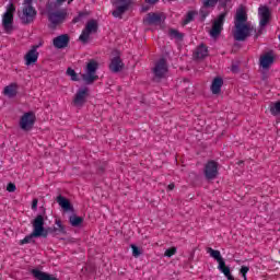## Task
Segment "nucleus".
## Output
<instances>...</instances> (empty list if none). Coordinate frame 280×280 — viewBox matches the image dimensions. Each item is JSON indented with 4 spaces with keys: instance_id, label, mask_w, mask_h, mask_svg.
<instances>
[{
    "instance_id": "f257e3e1",
    "label": "nucleus",
    "mask_w": 280,
    "mask_h": 280,
    "mask_svg": "<svg viewBox=\"0 0 280 280\" xmlns=\"http://www.w3.org/2000/svg\"><path fill=\"white\" fill-rule=\"evenodd\" d=\"M248 21V15H246V11L244 9H238L235 16V32H234V40L238 43H244L248 36H252L253 32L257 34V30L246 24Z\"/></svg>"
},
{
    "instance_id": "f03ea898",
    "label": "nucleus",
    "mask_w": 280,
    "mask_h": 280,
    "mask_svg": "<svg viewBox=\"0 0 280 280\" xmlns=\"http://www.w3.org/2000/svg\"><path fill=\"white\" fill-rule=\"evenodd\" d=\"M97 69H100V62L95 59H90L85 67V73L81 74L83 82L88 85L95 84L97 80H100V75L97 73Z\"/></svg>"
},
{
    "instance_id": "7ed1b4c3",
    "label": "nucleus",
    "mask_w": 280,
    "mask_h": 280,
    "mask_svg": "<svg viewBox=\"0 0 280 280\" xmlns=\"http://www.w3.org/2000/svg\"><path fill=\"white\" fill-rule=\"evenodd\" d=\"M40 209L42 214H37V218L33 220L35 222L36 229L40 233V237L47 238L51 233L58 234V228H45V220H47V209H45V207H40Z\"/></svg>"
},
{
    "instance_id": "20e7f679",
    "label": "nucleus",
    "mask_w": 280,
    "mask_h": 280,
    "mask_svg": "<svg viewBox=\"0 0 280 280\" xmlns=\"http://www.w3.org/2000/svg\"><path fill=\"white\" fill-rule=\"evenodd\" d=\"M24 1L26 5L22 10V15H20V19L23 25H30V23H34V19H36L37 11L32 5L33 0H24Z\"/></svg>"
},
{
    "instance_id": "39448f33",
    "label": "nucleus",
    "mask_w": 280,
    "mask_h": 280,
    "mask_svg": "<svg viewBox=\"0 0 280 280\" xmlns=\"http://www.w3.org/2000/svg\"><path fill=\"white\" fill-rule=\"evenodd\" d=\"M112 4L116 8L112 12V16L114 19H124L125 12H128L130 5H132V0H112Z\"/></svg>"
},
{
    "instance_id": "423d86ee",
    "label": "nucleus",
    "mask_w": 280,
    "mask_h": 280,
    "mask_svg": "<svg viewBox=\"0 0 280 280\" xmlns=\"http://www.w3.org/2000/svg\"><path fill=\"white\" fill-rule=\"evenodd\" d=\"M226 14H229V11H224L223 13L219 14L218 18L213 21L212 28L210 30V36L212 38H218V36L222 34Z\"/></svg>"
},
{
    "instance_id": "0eeeda50",
    "label": "nucleus",
    "mask_w": 280,
    "mask_h": 280,
    "mask_svg": "<svg viewBox=\"0 0 280 280\" xmlns=\"http://www.w3.org/2000/svg\"><path fill=\"white\" fill-rule=\"evenodd\" d=\"M165 73H167V59L164 57L160 58L153 68V82H161L163 78H165Z\"/></svg>"
},
{
    "instance_id": "6e6552de",
    "label": "nucleus",
    "mask_w": 280,
    "mask_h": 280,
    "mask_svg": "<svg viewBox=\"0 0 280 280\" xmlns=\"http://www.w3.org/2000/svg\"><path fill=\"white\" fill-rule=\"evenodd\" d=\"M34 124H36V116L32 112L25 113L20 118V128L24 130V132H30V130L34 128Z\"/></svg>"
},
{
    "instance_id": "1a4fd4ad",
    "label": "nucleus",
    "mask_w": 280,
    "mask_h": 280,
    "mask_svg": "<svg viewBox=\"0 0 280 280\" xmlns=\"http://www.w3.org/2000/svg\"><path fill=\"white\" fill-rule=\"evenodd\" d=\"M88 97H89V88H81L77 91L72 103L74 106H77V108H82V106L86 104Z\"/></svg>"
},
{
    "instance_id": "9d476101",
    "label": "nucleus",
    "mask_w": 280,
    "mask_h": 280,
    "mask_svg": "<svg viewBox=\"0 0 280 280\" xmlns=\"http://www.w3.org/2000/svg\"><path fill=\"white\" fill-rule=\"evenodd\" d=\"M205 176L208 180H213L218 178V162L211 160L205 166Z\"/></svg>"
},
{
    "instance_id": "9b49d317",
    "label": "nucleus",
    "mask_w": 280,
    "mask_h": 280,
    "mask_svg": "<svg viewBox=\"0 0 280 280\" xmlns=\"http://www.w3.org/2000/svg\"><path fill=\"white\" fill-rule=\"evenodd\" d=\"M66 19H67V11H55V12L48 13V21L55 27L56 25H60L61 23H65Z\"/></svg>"
},
{
    "instance_id": "f8f14e48",
    "label": "nucleus",
    "mask_w": 280,
    "mask_h": 280,
    "mask_svg": "<svg viewBox=\"0 0 280 280\" xmlns=\"http://www.w3.org/2000/svg\"><path fill=\"white\" fill-rule=\"evenodd\" d=\"M38 47H40V44L32 46L31 50H28L24 56L26 67L36 65V62H38V51H36Z\"/></svg>"
},
{
    "instance_id": "ddd939ff",
    "label": "nucleus",
    "mask_w": 280,
    "mask_h": 280,
    "mask_svg": "<svg viewBox=\"0 0 280 280\" xmlns=\"http://www.w3.org/2000/svg\"><path fill=\"white\" fill-rule=\"evenodd\" d=\"M71 43V37L69 34H61L52 39V45L56 49H66Z\"/></svg>"
},
{
    "instance_id": "4468645a",
    "label": "nucleus",
    "mask_w": 280,
    "mask_h": 280,
    "mask_svg": "<svg viewBox=\"0 0 280 280\" xmlns=\"http://www.w3.org/2000/svg\"><path fill=\"white\" fill-rule=\"evenodd\" d=\"M14 14L10 12H5L2 16V25L7 34H12V31L14 30Z\"/></svg>"
},
{
    "instance_id": "2eb2a0df",
    "label": "nucleus",
    "mask_w": 280,
    "mask_h": 280,
    "mask_svg": "<svg viewBox=\"0 0 280 280\" xmlns=\"http://www.w3.org/2000/svg\"><path fill=\"white\" fill-rule=\"evenodd\" d=\"M259 65L262 69H270V66L275 65V52L269 50L265 55L260 56Z\"/></svg>"
},
{
    "instance_id": "dca6fc26",
    "label": "nucleus",
    "mask_w": 280,
    "mask_h": 280,
    "mask_svg": "<svg viewBox=\"0 0 280 280\" xmlns=\"http://www.w3.org/2000/svg\"><path fill=\"white\" fill-rule=\"evenodd\" d=\"M258 14L260 16V27H266V25H268V22L270 21V9L267 5L259 7Z\"/></svg>"
},
{
    "instance_id": "f3484780",
    "label": "nucleus",
    "mask_w": 280,
    "mask_h": 280,
    "mask_svg": "<svg viewBox=\"0 0 280 280\" xmlns=\"http://www.w3.org/2000/svg\"><path fill=\"white\" fill-rule=\"evenodd\" d=\"M124 61L121 60V57H119V55L114 57L109 63V70L112 73H119L124 71Z\"/></svg>"
},
{
    "instance_id": "a211bd4d",
    "label": "nucleus",
    "mask_w": 280,
    "mask_h": 280,
    "mask_svg": "<svg viewBox=\"0 0 280 280\" xmlns=\"http://www.w3.org/2000/svg\"><path fill=\"white\" fill-rule=\"evenodd\" d=\"M56 202L59 203V207H61V209L66 213H69V211H74L73 205L71 203V201L67 197H65L62 195L57 196Z\"/></svg>"
},
{
    "instance_id": "6ab92c4d",
    "label": "nucleus",
    "mask_w": 280,
    "mask_h": 280,
    "mask_svg": "<svg viewBox=\"0 0 280 280\" xmlns=\"http://www.w3.org/2000/svg\"><path fill=\"white\" fill-rule=\"evenodd\" d=\"M143 23L145 25H161V23H163V19L161 18V14L150 12L147 14V18L143 20Z\"/></svg>"
},
{
    "instance_id": "aec40b11",
    "label": "nucleus",
    "mask_w": 280,
    "mask_h": 280,
    "mask_svg": "<svg viewBox=\"0 0 280 280\" xmlns=\"http://www.w3.org/2000/svg\"><path fill=\"white\" fill-rule=\"evenodd\" d=\"M33 224V232L28 235H26L23 240L20 241V245L23 246V244H30L33 241V237H40V231L36 228V223L34 222V220L32 221Z\"/></svg>"
},
{
    "instance_id": "412c9836",
    "label": "nucleus",
    "mask_w": 280,
    "mask_h": 280,
    "mask_svg": "<svg viewBox=\"0 0 280 280\" xmlns=\"http://www.w3.org/2000/svg\"><path fill=\"white\" fill-rule=\"evenodd\" d=\"M224 84V79H222L221 77H215L212 80V84H211V91L213 95H220V93H222V85Z\"/></svg>"
},
{
    "instance_id": "4be33fe9",
    "label": "nucleus",
    "mask_w": 280,
    "mask_h": 280,
    "mask_svg": "<svg viewBox=\"0 0 280 280\" xmlns=\"http://www.w3.org/2000/svg\"><path fill=\"white\" fill-rule=\"evenodd\" d=\"M196 56L197 58H199V60L207 58V56H209V48L207 47V45L200 44L197 47Z\"/></svg>"
},
{
    "instance_id": "5701e85b",
    "label": "nucleus",
    "mask_w": 280,
    "mask_h": 280,
    "mask_svg": "<svg viewBox=\"0 0 280 280\" xmlns=\"http://www.w3.org/2000/svg\"><path fill=\"white\" fill-rule=\"evenodd\" d=\"M168 36H170V38H174L175 40H178L179 43H183V40H185V34L180 33L176 28H170Z\"/></svg>"
},
{
    "instance_id": "b1692460",
    "label": "nucleus",
    "mask_w": 280,
    "mask_h": 280,
    "mask_svg": "<svg viewBox=\"0 0 280 280\" xmlns=\"http://www.w3.org/2000/svg\"><path fill=\"white\" fill-rule=\"evenodd\" d=\"M207 253H209L210 257H212V259H215L218 264H222V261H224V258H222V254H220V250L208 247Z\"/></svg>"
},
{
    "instance_id": "393cba45",
    "label": "nucleus",
    "mask_w": 280,
    "mask_h": 280,
    "mask_svg": "<svg viewBox=\"0 0 280 280\" xmlns=\"http://www.w3.org/2000/svg\"><path fill=\"white\" fill-rule=\"evenodd\" d=\"M16 89H18V85L16 83H11L10 85H7L4 88V95H7V97H16Z\"/></svg>"
},
{
    "instance_id": "a878e982",
    "label": "nucleus",
    "mask_w": 280,
    "mask_h": 280,
    "mask_svg": "<svg viewBox=\"0 0 280 280\" xmlns=\"http://www.w3.org/2000/svg\"><path fill=\"white\" fill-rule=\"evenodd\" d=\"M100 25L97 24L96 20H90L86 25H85V30L90 33V34H95L97 33Z\"/></svg>"
},
{
    "instance_id": "bb28decb",
    "label": "nucleus",
    "mask_w": 280,
    "mask_h": 280,
    "mask_svg": "<svg viewBox=\"0 0 280 280\" xmlns=\"http://www.w3.org/2000/svg\"><path fill=\"white\" fill-rule=\"evenodd\" d=\"M69 222L71 226H74V228L82 226V223L84 222V218L78 217V214H72L69 217Z\"/></svg>"
},
{
    "instance_id": "cd10ccee",
    "label": "nucleus",
    "mask_w": 280,
    "mask_h": 280,
    "mask_svg": "<svg viewBox=\"0 0 280 280\" xmlns=\"http://www.w3.org/2000/svg\"><path fill=\"white\" fill-rule=\"evenodd\" d=\"M55 224L58 226L57 228V235H67V228L62 224V221L57 219L55 221Z\"/></svg>"
},
{
    "instance_id": "c85d7f7f",
    "label": "nucleus",
    "mask_w": 280,
    "mask_h": 280,
    "mask_svg": "<svg viewBox=\"0 0 280 280\" xmlns=\"http://www.w3.org/2000/svg\"><path fill=\"white\" fill-rule=\"evenodd\" d=\"M89 38H91V33L90 31H88L86 28H84L81 33V35L79 36V40L81 43H83L84 45H86V43H89Z\"/></svg>"
},
{
    "instance_id": "c756f323",
    "label": "nucleus",
    "mask_w": 280,
    "mask_h": 280,
    "mask_svg": "<svg viewBox=\"0 0 280 280\" xmlns=\"http://www.w3.org/2000/svg\"><path fill=\"white\" fill-rule=\"evenodd\" d=\"M218 270H220V272H222L223 275H228L231 272V267L226 266V261L223 260L218 265Z\"/></svg>"
},
{
    "instance_id": "7c9ffc66",
    "label": "nucleus",
    "mask_w": 280,
    "mask_h": 280,
    "mask_svg": "<svg viewBox=\"0 0 280 280\" xmlns=\"http://www.w3.org/2000/svg\"><path fill=\"white\" fill-rule=\"evenodd\" d=\"M67 75L71 77L72 82H79L80 79L78 78V73L74 69L68 68L66 71Z\"/></svg>"
},
{
    "instance_id": "2f4dec72",
    "label": "nucleus",
    "mask_w": 280,
    "mask_h": 280,
    "mask_svg": "<svg viewBox=\"0 0 280 280\" xmlns=\"http://www.w3.org/2000/svg\"><path fill=\"white\" fill-rule=\"evenodd\" d=\"M197 12L196 11H189L186 14L185 20L183 21V25H188V23H191L194 21V16H196Z\"/></svg>"
},
{
    "instance_id": "473e14b6",
    "label": "nucleus",
    "mask_w": 280,
    "mask_h": 280,
    "mask_svg": "<svg viewBox=\"0 0 280 280\" xmlns=\"http://www.w3.org/2000/svg\"><path fill=\"white\" fill-rule=\"evenodd\" d=\"M107 165H108V163H106V162H100V164L97 166V174H100V175L104 174V172H106Z\"/></svg>"
},
{
    "instance_id": "72a5a7b5",
    "label": "nucleus",
    "mask_w": 280,
    "mask_h": 280,
    "mask_svg": "<svg viewBox=\"0 0 280 280\" xmlns=\"http://www.w3.org/2000/svg\"><path fill=\"white\" fill-rule=\"evenodd\" d=\"M132 256L133 257H140L141 256V248L139 246L132 244L131 245Z\"/></svg>"
},
{
    "instance_id": "f704fd0d",
    "label": "nucleus",
    "mask_w": 280,
    "mask_h": 280,
    "mask_svg": "<svg viewBox=\"0 0 280 280\" xmlns=\"http://www.w3.org/2000/svg\"><path fill=\"white\" fill-rule=\"evenodd\" d=\"M173 255H176V247H171L164 253V257H173Z\"/></svg>"
},
{
    "instance_id": "c9c22d12",
    "label": "nucleus",
    "mask_w": 280,
    "mask_h": 280,
    "mask_svg": "<svg viewBox=\"0 0 280 280\" xmlns=\"http://www.w3.org/2000/svg\"><path fill=\"white\" fill-rule=\"evenodd\" d=\"M199 14H200V21L203 22L207 19V16H209V11L205 9H200Z\"/></svg>"
},
{
    "instance_id": "e433bc0d",
    "label": "nucleus",
    "mask_w": 280,
    "mask_h": 280,
    "mask_svg": "<svg viewBox=\"0 0 280 280\" xmlns=\"http://www.w3.org/2000/svg\"><path fill=\"white\" fill-rule=\"evenodd\" d=\"M83 16H86V13L79 12L78 16L73 18L72 23H80V21H82Z\"/></svg>"
},
{
    "instance_id": "4c0bfd02",
    "label": "nucleus",
    "mask_w": 280,
    "mask_h": 280,
    "mask_svg": "<svg viewBox=\"0 0 280 280\" xmlns=\"http://www.w3.org/2000/svg\"><path fill=\"white\" fill-rule=\"evenodd\" d=\"M248 270H250V268H248L247 266H242L240 269V273L242 275L243 279L246 280V275L248 273Z\"/></svg>"
},
{
    "instance_id": "58836bf2",
    "label": "nucleus",
    "mask_w": 280,
    "mask_h": 280,
    "mask_svg": "<svg viewBox=\"0 0 280 280\" xmlns=\"http://www.w3.org/2000/svg\"><path fill=\"white\" fill-rule=\"evenodd\" d=\"M7 191H9L10 194L16 191V185L14 183H9L7 185Z\"/></svg>"
},
{
    "instance_id": "ea45409f",
    "label": "nucleus",
    "mask_w": 280,
    "mask_h": 280,
    "mask_svg": "<svg viewBox=\"0 0 280 280\" xmlns=\"http://www.w3.org/2000/svg\"><path fill=\"white\" fill-rule=\"evenodd\" d=\"M67 0H55V8H60ZM68 3H73V0H68Z\"/></svg>"
},
{
    "instance_id": "a19ab883",
    "label": "nucleus",
    "mask_w": 280,
    "mask_h": 280,
    "mask_svg": "<svg viewBox=\"0 0 280 280\" xmlns=\"http://www.w3.org/2000/svg\"><path fill=\"white\" fill-rule=\"evenodd\" d=\"M7 12H10V14H14V12H16V7H14L13 3H10Z\"/></svg>"
},
{
    "instance_id": "79ce46f5",
    "label": "nucleus",
    "mask_w": 280,
    "mask_h": 280,
    "mask_svg": "<svg viewBox=\"0 0 280 280\" xmlns=\"http://www.w3.org/2000/svg\"><path fill=\"white\" fill-rule=\"evenodd\" d=\"M38 209V199H33L32 201V210L36 211Z\"/></svg>"
},
{
    "instance_id": "37998d69",
    "label": "nucleus",
    "mask_w": 280,
    "mask_h": 280,
    "mask_svg": "<svg viewBox=\"0 0 280 280\" xmlns=\"http://www.w3.org/2000/svg\"><path fill=\"white\" fill-rule=\"evenodd\" d=\"M231 71H232V73H240V66L232 65Z\"/></svg>"
},
{
    "instance_id": "c03bdc74",
    "label": "nucleus",
    "mask_w": 280,
    "mask_h": 280,
    "mask_svg": "<svg viewBox=\"0 0 280 280\" xmlns=\"http://www.w3.org/2000/svg\"><path fill=\"white\" fill-rule=\"evenodd\" d=\"M226 3H229V1L219 0L220 8H224V10H226Z\"/></svg>"
},
{
    "instance_id": "a18cd8bd",
    "label": "nucleus",
    "mask_w": 280,
    "mask_h": 280,
    "mask_svg": "<svg viewBox=\"0 0 280 280\" xmlns=\"http://www.w3.org/2000/svg\"><path fill=\"white\" fill-rule=\"evenodd\" d=\"M224 277L228 279V280H235V277H233V275L231 273V271L229 273H223Z\"/></svg>"
},
{
    "instance_id": "49530a36",
    "label": "nucleus",
    "mask_w": 280,
    "mask_h": 280,
    "mask_svg": "<svg viewBox=\"0 0 280 280\" xmlns=\"http://www.w3.org/2000/svg\"><path fill=\"white\" fill-rule=\"evenodd\" d=\"M176 187V185H174V183H171L168 186H167V191H174V188Z\"/></svg>"
},
{
    "instance_id": "de8ad7c7",
    "label": "nucleus",
    "mask_w": 280,
    "mask_h": 280,
    "mask_svg": "<svg viewBox=\"0 0 280 280\" xmlns=\"http://www.w3.org/2000/svg\"><path fill=\"white\" fill-rule=\"evenodd\" d=\"M145 3H150L151 5H154V3H159V0H144Z\"/></svg>"
},
{
    "instance_id": "09e8293b",
    "label": "nucleus",
    "mask_w": 280,
    "mask_h": 280,
    "mask_svg": "<svg viewBox=\"0 0 280 280\" xmlns=\"http://www.w3.org/2000/svg\"><path fill=\"white\" fill-rule=\"evenodd\" d=\"M150 10V5L142 7V12H148Z\"/></svg>"
},
{
    "instance_id": "8fccbe9b",
    "label": "nucleus",
    "mask_w": 280,
    "mask_h": 280,
    "mask_svg": "<svg viewBox=\"0 0 280 280\" xmlns=\"http://www.w3.org/2000/svg\"><path fill=\"white\" fill-rule=\"evenodd\" d=\"M261 80H264V81L268 80V74L266 72H262Z\"/></svg>"
},
{
    "instance_id": "3c124183",
    "label": "nucleus",
    "mask_w": 280,
    "mask_h": 280,
    "mask_svg": "<svg viewBox=\"0 0 280 280\" xmlns=\"http://www.w3.org/2000/svg\"><path fill=\"white\" fill-rule=\"evenodd\" d=\"M261 34V31H258V33L255 34L254 38H259V35Z\"/></svg>"
},
{
    "instance_id": "603ef678",
    "label": "nucleus",
    "mask_w": 280,
    "mask_h": 280,
    "mask_svg": "<svg viewBox=\"0 0 280 280\" xmlns=\"http://www.w3.org/2000/svg\"><path fill=\"white\" fill-rule=\"evenodd\" d=\"M237 165H244V161H238Z\"/></svg>"
}]
</instances>
